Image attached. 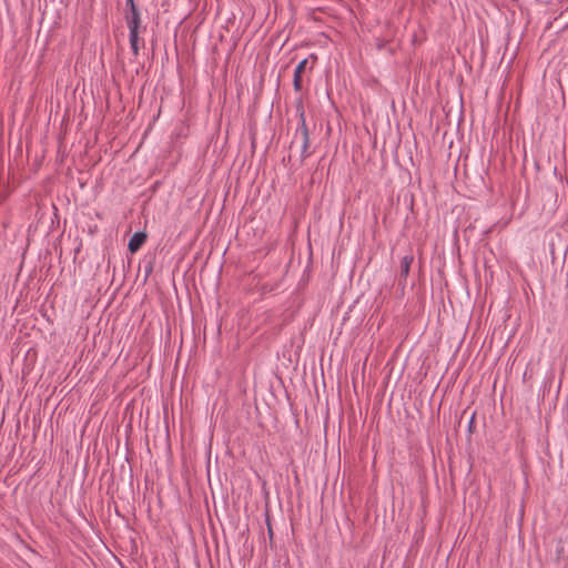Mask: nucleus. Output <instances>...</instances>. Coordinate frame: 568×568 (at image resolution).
Listing matches in <instances>:
<instances>
[{
	"label": "nucleus",
	"mask_w": 568,
	"mask_h": 568,
	"mask_svg": "<svg viewBox=\"0 0 568 568\" xmlns=\"http://www.w3.org/2000/svg\"><path fill=\"white\" fill-rule=\"evenodd\" d=\"M307 65V59H303L295 68L293 85L295 91L302 90V73L305 71Z\"/></svg>",
	"instance_id": "obj_6"
},
{
	"label": "nucleus",
	"mask_w": 568,
	"mask_h": 568,
	"mask_svg": "<svg viewBox=\"0 0 568 568\" xmlns=\"http://www.w3.org/2000/svg\"><path fill=\"white\" fill-rule=\"evenodd\" d=\"M296 111L298 114V125L294 132L290 149H293L295 145L300 146V164H303L312 155L313 151L311 150L310 130L306 124L304 105L301 100L296 104Z\"/></svg>",
	"instance_id": "obj_1"
},
{
	"label": "nucleus",
	"mask_w": 568,
	"mask_h": 568,
	"mask_svg": "<svg viewBox=\"0 0 568 568\" xmlns=\"http://www.w3.org/2000/svg\"><path fill=\"white\" fill-rule=\"evenodd\" d=\"M413 262H414V255L412 252H409L408 254H405L402 257L400 265H399V280H398L399 284L406 282V278L409 275V270H410Z\"/></svg>",
	"instance_id": "obj_4"
},
{
	"label": "nucleus",
	"mask_w": 568,
	"mask_h": 568,
	"mask_svg": "<svg viewBox=\"0 0 568 568\" xmlns=\"http://www.w3.org/2000/svg\"><path fill=\"white\" fill-rule=\"evenodd\" d=\"M146 239H148V235L145 232H135L129 241V244H128L129 252L132 254L136 253L142 247V245L145 243Z\"/></svg>",
	"instance_id": "obj_5"
},
{
	"label": "nucleus",
	"mask_w": 568,
	"mask_h": 568,
	"mask_svg": "<svg viewBox=\"0 0 568 568\" xmlns=\"http://www.w3.org/2000/svg\"><path fill=\"white\" fill-rule=\"evenodd\" d=\"M130 48L134 57L139 55L140 48L144 47V40L140 37L141 33L146 31V28H128Z\"/></svg>",
	"instance_id": "obj_3"
},
{
	"label": "nucleus",
	"mask_w": 568,
	"mask_h": 568,
	"mask_svg": "<svg viewBox=\"0 0 568 568\" xmlns=\"http://www.w3.org/2000/svg\"><path fill=\"white\" fill-rule=\"evenodd\" d=\"M123 17L128 28H146L142 24L141 10L134 0H125Z\"/></svg>",
	"instance_id": "obj_2"
},
{
	"label": "nucleus",
	"mask_w": 568,
	"mask_h": 568,
	"mask_svg": "<svg viewBox=\"0 0 568 568\" xmlns=\"http://www.w3.org/2000/svg\"><path fill=\"white\" fill-rule=\"evenodd\" d=\"M266 526H267V535H268V538H270V544L272 546L273 545V538H274V531H273L272 524H271V520H270V515H268L267 511H266Z\"/></svg>",
	"instance_id": "obj_7"
}]
</instances>
